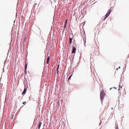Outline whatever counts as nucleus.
I'll return each mask as SVG.
<instances>
[{
	"label": "nucleus",
	"instance_id": "nucleus-1",
	"mask_svg": "<svg viewBox=\"0 0 129 129\" xmlns=\"http://www.w3.org/2000/svg\"><path fill=\"white\" fill-rule=\"evenodd\" d=\"M105 93L104 90L101 91L100 94V99L101 100H103L104 97Z\"/></svg>",
	"mask_w": 129,
	"mask_h": 129
},
{
	"label": "nucleus",
	"instance_id": "nucleus-2",
	"mask_svg": "<svg viewBox=\"0 0 129 129\" xmlns=\"http://www.w3.org/2000/svg\"><path fill=\"white\" fill-rule=\"evenodd\" d=\"M81 34L84 40L86 39V35L85 32L84 30H82L81 31Z\"/></svg>",
	"mask_w": 129,
	"mask_h": 129
},
{
	"label": "nucleus",
	"instance_id": "nucleus-3",
	"mask_svg": "<svg viewBox=\"0 0 129 129\" xmlns=\"http://www.w3.org/2000/svg\"><path fill=\"white\" fill-rule=\"evenodd\" d=\"M111 11L110 9L109 10L108 12L107 13V14L106 15L105 17L104 18V20L110 14V13H111Z\"/></svg>",
	"mask_w": 129,
	"mask_h": 129
},
{
	"label": "nucleus",
	"instance_id": "nucleus-4",
	"mask_svg": "<svg viewBox=\"0 0 129 129\" xmlns=\"http://www.w3.org/2000/svg\"><path fill=\"white\" fill-rule=\"evenodd\" d=\"M76 50V49L75 47H74L73 49V50L72 51V53H75V51Z\"/></svg>",
	"mask_w": 129,
	"mask_h": 129
},
{
	"label": "nucleus",
	"instance_id": "nucleus-5",
	"mask_svg": "<svg viewBox=\"0 0 129 129\" xmlns=\"http://www.w3.org/2000/svg\"><path fill=\"white\" fill-rule=\"evenodd\" d=\"M26 88H25L24 89V90H23V92L22 94H25L26 92Z\"/></svg>",
	"mask_w": 129,
	"mask_h": 129
},
{
	"label": "nucleus",
	"instance_id": "nucleus-6",
	"mask_svg": "<svg viewBox=\"0 0 129 129\" xmlns=\"http://www.w3.org/2000/svg\"><path fill=\"white\" fill-rule=\"evenodd\" d=\"M27 64L26 63L25 64V71H24L26 73V69H27Z\"/></svg>",
	"mask_w": 129,
	"mask_h": 129
},
{
	"label": "nucleus",
	"instance_id": "nucleus-7",
	"mask_svg": "<svg viewBox=\"0 0 129 129\" xmlns=\"http://www.w3.org/2000/svg\"><path fill=\"white\" fill-rule=\"evenodd\" d=\"M42 122L40 121L39 124V125H38V129H40V127H41V124H42Z\"/></svg>",
	"mask_w": 129,
	"mask_h": 129
},
{
	"label": "nucleus",
	"instance_id": "nucleus-8",
	"mask_svg": "<svg viewBox=\"0 0 129 129\" xmlns=\"http://www.w3.org/2000/svg\"><path fill=\"white\" fill-rule=\"evenodd\" d=\"M72 39L70 37L69 38L70 44L72 43Z\"/></svg>",
	"mask_w": 129,
	"mask_h": 129
},
{
	"label": "nucleus",
	"instance_id": "nucleus-9",
	"mask_svg": "<svg viewBox=\"0 0 129 129\" xmlns=\"http://www.w3.org/2000/svg\"><path fill=\"white\" fill-rule=\"evenodd\" d=\"M49 58H50L49 56L48 57V58H47V63L48 64V63H49Z\"/></svg>",
	"mask_w": 129,
	"mask_h": 129
},
{
	"label": "nucleus",
	"instance_id": "nucleus-10",
	"mask_svg": "<svg viewBox=\"0 0 129 129\" xmlns=\"http://www.w3.org/2000/svg\"><path fill=\"white\" fill-rule=\"evenodd\" d=\"M72 75H71L70 77L69 78H68V80L69 81V80H70V79L71 78V77H72Z\"/></svg>",
	"mask_w": 129,
	"mask_h": 129
},
{
	"label": "nucleus",
	"instance_id": "nucleus-11",
	"mask_svg": "<svg viewBox=\"0 0 129 129\" xmlns=\"http://www.w3.org/2000/svg\"><path fill=\"white\" fill-rule=\"evenodd\" d=\"M59 65H58V67H57V70H58V69H59Z\"/></svg>",
	"mask_w": 129,
	"mask_h": 129
},
{
	"label": "nucleus",
	"instance_id": "nucleus-12",
	"mask_svg": "<svg viewBox=\"0 0 129 129\" xmlns=\"http://www.w3.org/2000/svg\"><path fill=\"white\" fill-rule=\"evenodd\" d=\"M67 19L66 20V22H65V24H66V23H67Z\"/></svg>",
	"mask_w": 129,
	"mask_h": 129
},
{
	"label": "nucleus",
	"instance_id": "nucleus-13",
	"mask_svg": "<svg viewBox=\"0 0 129 129\" xmlns=\"http://www.w3.org/2000/svg\"><path fill=\"white\" fill-rule=\"evenodd\" d=\"M26 102H23V104H26Z\"/></svg>",
	"mask_w": 129,
	"mask_h": 129
},
{
	"label": "nucleus",
	"instance_id": "nucleus-14",
	"mask_svg": "<svg viewBox=\"0 0 129 129\" xmlns=\"http://www.w3.org/2000/svg\"><path fill=\"white\" fill-rule=\"evenodd\" d=\"M57 74H58V70H57Z\"/></svg>",
	"mask_w": 129,
	"mask_h": 129
},
{
	"label": "nucleus",
	"instance_id": "nucleus-15",
	"mask_svg": "<svg viewBox=\"0 0 129 129\" xmlns=\"http://www.w3.org/2000/svg\"><path fill=\"white\" fill-rule=\"evenodd\" d=\"M120 68V67H119L118 68H117V69H116L117 70V69H119V68Z\"/></svg>",
	"mask_w": 129,
	"mask_h": 129
},
{
	"label": "nucleus",
	"instance_id": "nucleus-16",
	"mask_svg": "<svg viewBox=\"0 0 129 129\" xmlns=\"http://www.w3.org/2000/svg\"><path fill=\"white\" fill-rule=\"evenodd\" d=\"M66 25H65L64 26V28H65L66 27Z\"/></svg>",
	"mask_w": 129,
	"mask_h": 129
},
{
	"label": "nucleus",
	"instance_id": "nucleus-17",
	"mask_svg": "<svg viewBox=\"0 0 129 129\" xmlns=\"http://www.w3.org/2000/svg\"><path fill=\"white\" fill-rule=\"evenodd\" d=\"M120 89H118V90H119Z\"/></svg>",
	"mask_w": 129,
	"mask_h": 129
}]
</instances>
